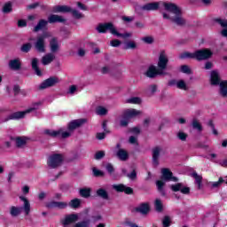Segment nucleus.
<instances>
[{
    "instance_id": "obj_63",
    "label": "nucleus",
    "mask_w": 227,
    "mask_h": 227,
    "mask_svg": "<svg viewBox=\"0 0 227 227\" xmlns=\"http://www.w3.org/2000/svg\"><path fill=\"white\" fill-rule=\"evenodd\" d=\"M136 27H137V29H143L145 27V23L141 22V21H137L135 23Z\"/></svg>"
},
{
    "instance_id": "obj_44",
    "label": "nucleus",
    "mask_w": 227,
    "mask_h": 227,
    "mask_svg": "<svg viewBox=\"0 0 227 227\" xmlns=\"http://www.w3.org/2000/svg\"><path fill=\"white\" fill-rule=\"evenodd\" d=\"M73 227H90V220L78 222Z\"/></svg>"
},
{
    "instance_id": "obj_56",
    "label": "nucleus",
    "mask_w": 227,
    "mask_h": 227,
    "mask_svg": "<svg viewBox=\"0 0 227 227\" xmlns=\"http://www.w3.org/2000/svg\"><path fill=\"white\" fill-rule=\"evenodd\" d=\"M22 52H29L31 51V43H26L21 47Z\"/></svg>"
},
{
    "instance_id": "obj_34",
    "label": "nucleus",
    "mask_w": 227,
    "mask_h": 227,
    "mask_svg": "<svg viewBox=\"0 0 227 227\" xmlns=\"http://www.w3.org/2000/svg\"><path fill=\"white\" fill-rule=\"evenodd\" d=\"M141 102H142V100H141V98H139V97H131L125 100V104L139 105V104H141Z\"/></svg>"
},
{
    "instance_id": "obj_46",
    "label": "nucleus",
    "mask_w": 227,
    "mask_h": 227,
    "mask_svg": "<svg viewBox=\"0 0 227 227\" xmlns=\"http://www.w3.org/2000/svg\"><path fill=\"white\" fill-rule=\"evenodd\" d=\"M79 91V88L76 85H71L67 90L68 95H75Z\"/></svg>"
},
{
    "instance_id": "obj_5",
    "label": "nucleus",
    "mask_w": 227,
    "mask_h": 227,
    "mask_svg": "<svg viewBox=\"0 0 227 227\" xmlns=\"http://www.w3.org/2000/svg\"><path fill=\"white\" fill-rule=\"evenodd\" d=\"M210 82L213 86H217V84H220V95H222V97L227 96V81L221 82V76H219V72L215 70L211 71Z\"/></svg>"
},
{
    "instance_id": "obj_11",
    "label": "nucleus",
    "mask_w": 227,
    "mask_h": 227,
    "mask_svg": "<svg viewBox=\"0 0 227 227\" xmlns=\"http://www.w3.org/2000/svg\"><path fill=\"white\" fill-rule=\"evenodd\" d=\"M58 82H59V78L50 77L39 85V90H46V88H51L55 84H58Z\"/></svg>"
},
{
    "instance_id": "obj_14",
    "label": "nucleus",
    "mask_w": 227,
    "mask_h": 227,
    "mask_svg": "<svg viewBox=\"0 0 227 227\" xmlns=\"http://www.w3.org/2000/svg\"><path fill=\"white\" fill-rule=\"evenodd\" d=\"M140 114H142V112L135 108H129L123 111L124 118H128L129 120L130 118H137Z\"/></svg>"
},
{
    "instance_id": "obj_37",
    "label": "nucleus",
    "mask_w": 227,
    "mask_h": 227,
    "mask_svg": "<svg viewBox=\"0 0 227 227\" xmlns=\"http://www.w3.org/2000/svg\"><path fill=\"white\" fill-rule=\"evenodd\" d=\"M40 106H42V102L33 103L31 106L27 109V114H29V113H34V111H36V109H40Z\"/></svg>"
},
{
    "instance_id": "obj_50",
    "label": "nucleus",
    "mask_w": 227,
    "mask_h": 227,
    "mask_svg": "<svg viewBox=\"0 0 227 227\" xmlns=\"http://www.w3.org/2000/svg\"><path fill=\"white\" fill-rule=\"evenodd\" d=\"M12 3H6L4 5V8H3V12L4 13H10V12H12Z\"/></svg>"
},
{
    "instance_id": "obj_12",
    "label": "nucleus",
    "mask_w": 227,
    "mask_h": 227,
    "mask_svg": "<svg viewBox=\"0 0 227 227\" xmlns=\"http://www.w3.org/2000/svg\"><path fill=\"white\" fill-rule=\"evenodd\" d=\"M26 114H27V110L14 112L11 114L7 118L2 119V121H10V120H21V118H26Z\"/></svg>"
},
{
    "instance_id": "obj_57",
    "label": "nucleus",
    "mask_w": 227,
    "mask_h": 227,
    "mask_svg": "<svg viewBox=\"0 0 227 227\" xmlns=\"http://www.w3.org/2000/svg\"><path fill=\"white\" fill-rule=\"evenodd\" d=\"M104 155H106V153H104V151H99L95 154V159L97 160H100V159H102Z\"/></svg>"
},
{
    "instance_id": "obj_58",
    "label": "nucleus",
    "mask_w": 227,
    "mask_h": 227,
    "mask_svg": "<svg viewBox=\"0 0 227 227\" xmlns=\"http://www.w3.org/2000/svg\"><path fill=\"white\" fill-rule=\"evenodd\" d=\"M92 171H93L94 176H104V172L101 171V170H98V169H97V168H94L92 169Z\"/></svg>"
},
{
    "instance_id": "obj_31",
    "label": "nucleus",
    "mask_w": 227,
    "mask_h": 227,
    "mask_svg": "<svg viewBox=\"0 0 227 227\" xmlns=\"http://www.w3.org/2000/svg\"><path fill=\"white\" fill-rule=\"evenodd\" d=\"M32 68L33 70H35L36 75H38L39 77L42 76V71L38 67V59H32Z\"/></svg>"
},
{
    "instance_id": "obj_61",
    "label": "nucleus",
    "mask_w": 227,
    "mask_h": 227,
    "mask_svg": "<svg viewBox=\"0 0 227 227\" xmlns=\"http://www.w3.org/2000/svg\"><path fill=\"white\" fill-rule=\"evenodd\" d=\"M137 176V174L136 173V170H133L130 174H128V178L130 180H136V177Z\"/></svg>"
},
{
    "instance_id": "obj_47",
    "label": "nucleus",
    "mask_w": 227,
    "mask_h": 227,
    "mask_svg": "<svg viewBox=\"0 0 227 227\" xmlns=\"http://www.w3.org/2000/svg\"><path fill=\"white\" fill-rule=\"evenodd\" d=\"M192 125L193 129H195L196 130H199V132H201L202 130L201 124L200 123V121H198V120H193Z\"/></svg>"
},
{
    "instance_id": "obj_16",
    "label": "nucleus",
    "mask_w": 227,
    "mask_h": 227,
    "mask_svg": "<svg viewBox=\"0 0 227 227\" xmlns=\"http://www.w3.org/2000/svg\"><path fill=\"white\" fill-rule=\"evenodd\" d=\"M112 187L117 192H125V194H132V192H134V190H132V188L127 187L126 185L121 184H113Z\"/></svg>"
},
{
    "instance_id": "obj_2",
    "label": "nucleus",
    "mask_w": 227,
    "mask_h": 227,
    "mask_svg": "<svg viewBox=\"0 0 227 227\" xmlns=\"http://www.w3.org/2000/svg\"><path fill=\"white\" fill-rule=\"evenodd\" d=\"M20 201H23V207H17V206H12L9 208V214L12 217H19L20 214H22V208L24 210L25 215H29V213L31 212V203H29V200L27 198L24 196H20Z\"/></svg>"
},
{
    "instance_id": "obj_19",
    "label": "nucleus",
    "mask_w": 227,
    "mask_h": 227,
    "mask_svg": "<svg viewBox=\"0 0 227 227\" xmlns=\"http://www.w3.org/2000/svg\"><path fill=\"white\" fill-rule=\"evenodd\" d=\"M171 189L174 191V192H178V191H180L182 194H189L191 191L189 187H184V184L180 183L171 185Z\"/></svg>"
},
{
    "instance_id": "obj_23",
    "label": "nucleus",
    "mask_w": 227,
    "mask_h": 227,
    "mask_svg": "<svg viewBox=\"0 0 227 227\" xmlns=\"http://www.w3.org/2000/svg\"><path fill=\"white\" fill-rule=\"evenodd\" d=\"M215 22H216V24H219V26H221V27H224L222 30V36H227V20L224 19H215Z\"/></svg>"
},
{
    "instance_id": "obj_20",
    "label": "nucleus",
    "mask_w": 227,
    "mask_h": 227,
    "mask_svg": "<svg viewBox=\"0 0 227 227\" xmlns=\"http://www.w3.org/2000/svg\"><path fill=\"white\" fill-rule=\"evenodd\" d=\"M161 175L163 180H172L173 182H176L178 180L176 177H173V173H171L168 168H162Z\"/></svg>"
},
{
    "instance_id": "obj_30",
    "label": "nucleus",
    "mask_w": 227,
    "mask_h": 227,
    "mask_svg": "<svg viewBox=\"0 0 227 227\" xmlns=\"http://www.w3.org/2000/svg\"><path fill=\"white\" fill-rule=\"evenodd\" d=\"M49 24L48 20H41L37 23V25L35 27L34 31H42V29H45L47 27V25Z\"/></svg>"
},
{
    "instance_id": "obj_36",
    "label": "nucleus",
    "mask_w": 227,
    "mask_h": 227,
    "mask_svg": "<svg viewBox=\"0 0 227 227\" xmlns=\"http://www.w3.org/2000/svg\"><path fill=\"white\" fill-rule=\"evenodd\" d=\"M192 176L195 179V183L198 185V189H201V182L203 180V177L198 175V173L196 172L192 173Z\"/></svg>"
},
{
    "instance_id": "obj_33",
    "label": "nucleus",
    "mask_w": 227,
    "mask_h": 227,
    "mask_svg": "<svg viewBox=\"0 0 227 227\" xmlns=\"http://www.w3.org/2000/svg\"><path fill=\"white\" fill-rule=\"evenodd\" d=\"M117 157L120 159V160H127V159H129V153L123 149H120L117 152Z\"/></svg>"
},
{
    "instance_id": "obj_1",
    "label": "nucleus",
    "mask_w": 227,
    "mask_h": 227,
    "mask_svg": "<svg viewBox=\"0 0 227 227\" xmlns=\"http://www.w3.org/2000/svg\"><path fill=\"white\" fill-rule=\"evenodd\" d=\"M160 5L163 6L164 10L167 12H163V19L166 20H171V22H174L176 26H184V24H185V19H184V16L182 15V9L173 3H149L145 4L142 7V10H145V12H152L159 10Z\"/></svg>"
},
{
    "instance_id": "obj_9",
    "label": "nucleus",
    "mask_w": 227,
    "mask_h": 227,
    "mask_svg": "<svg viewBox=\"0 0 227 227\" xmlns=\"http://www.w3.org/2000/svg\"><path fill=\"white\" fill-rule=\"evenodd\" d=\"M169 59H168V54L166 51H162L160 52L159 59H158V68L160 69V74L166 75V72H164L168 68V63Z\"/></svg>"
},
{
    "instance_id": "obj_40",
    "label": "nucleus",
    "mask_w": 227,
    "mask_h": 227,
    "mask_svg": "<svg viewBox=\"0 0 227 227\" xmlns=\"http://www.w3.org/2000/svg\"><path fill=\"white\" fill-rule=\"evenodd\" d=\"M91 190L90 188H82L80 190V195L82 198H90Z\"/></svg>"
},
{
    "instance_id": "obj_49",
    "label": "nucleus",
    "mask_w": 227,
    "mask_h": 227,
    "mask_svg": "<svg viewBox=\"0 0 227 227\" xmlns=\"http://www.w3.org/2000/svg\"><path fill=\"white\" fill-rule=\"evenodd\" d=\"M154 206L157 212H162V201H160V200L157 199L155 200Z\"/></svg>"
},
{
    "instance_id": "obj_22",
    "label": "nucleus",
    "mask_w": 227,
    "mask_h": 227,
    "mask_svg": "<svg viewBox=\"0 0 227 227\" xmlns=\"http://www.w3.org/2000/svg\"><path fill=\"white\" fill-rule=\"evenodd\" d=\"M67 20H65V18H63V16L60 15H56V14H51L48 17V22H50V24H54L56 22H66Z\"/></svg>"
},
{
    "instance_id": "obj_18",
    "label": "nucleus",
    "mask_w": 227,
    "mask_h": 227,
    "mask_svg": "<svg viewBox=\"0 0 227 227\" xmlns=\"http://www.w3.org/2000/svg\"><path fill=\"white\" fill-rule=\"evenodd\" d=\"M160 72V68H157L155 66H151L145 72V75L150 78L157 77V75H164L162 73Z\"/></svg>"
},
{
    "instance_id": "obj_60",
    "label": "nucleus",
    "mask_w": 227,
    "mask_h": 227,
    "mask_svg": "<svg viewBox=\"0 0 227 227\" xmlns=\"http://www.w3.org/2000/svg\"><path fill=\"white\" fill-rule=\"evenodd\" d=\"M121 44V42L116 39L110 42V45H112V47H119V45Z\"/></svg>"
},
{
    "instance_id": "obj_42",
    "label": "nucleus",
    "mask_w": 227,
    "mask_h": 227,
    "mask_svg": "<svg viewBox=\"0 0 227 227\" xmlns=\"http://www.w3.org/2000/svg\"><path fill=\"white\" fill-rule=\"evenodd\" d=\"M97 114H99V116H104L107 114V109L104 106H98L96 109Z\"/></svg>"
},
{
    "instance_id": "obj_43",
    "label": "nucleus",
    "mask_w": 227,
    "mask_h": 227,
    "mask_svg": "<svg viewBox=\"0 0 227 227\" xmlns=\"http://www.w3.org/2000/svg\"><path fill=\"white\" fill-rule=\"evenodd\" d=\"M135 19L134 16H121V20L124 24H130V22H134Z\"/></svg>"
},
{
    "instance_id": "obj_32",
    "label": "nucleus",
    "mask_w": 227,
    "mask_h": 227,
    "mask_svg": "<svg viewBox=\"0 0 227 227\" xmlns=\"http://www.w3.org/2000/svg\"><path fill=\"white\" fill-rule=\"evenodd\" d=\"M81 199H74L67 203V207H70L71 208H79V207H81Z\"/></svg>"
},
{
    "instance_id": "obj_26",
    "label": "nucleus",
    "mask_w": 227,
    "mask_h": 227,
    "mask_svg": "<svg viewBox=\"0 0 227 227\" xmlns=\"http://www.w3.org/2000/svg\"><path fill=\"white\" fill-rule=\"evenodd\" d=\"M137 212L145 215L150 212V205L148 203H143L136 208Z\"/></svg>"
},
{
    "instance_id": "obj_35",
    "label": "nucleus",
    "mask_w": 227,
    "mask_h": 227,
    "mask_svg": "<svg viewBox=\"0 0 227 227\" xmlns=\"http://www.w3.org/2000/svg\"><path fill=\"white\" fill-rule=\"evenodd\" d=\"M27 143V137H16V145L19 148L24 146Z\"/></svg>"
},
{
    "instance_id": "obj_39",
    "label": "nucleus",
    "mask_w": 227,
    "mask_h": 227,
    "mask_svg": "<svg viewBox=\"0 0 227 227\" xmlns=\"http://www.w3.org/2000/svg\"><path fill=\"white\" fill-rule=\"evenodd\" d=\"M157 91V85H151L147 88L146 94L147 97H153Z\"/></svg>"
},
{
    "instance_id": "obj_41",
    "label": "nucleus",
    "mask_w": 227,
    "mask_h": 227,
    "mask_svg": "<svg viewBox=\"0 0 227 227\" xmlns=\"http://www.w3.org/2000/svg\"><path fill=\"white\" fill-rule=\"evenodd\" d=\"M137 47V45L136 44V42L134 41H128L124 43V49L129 50H134Z\"/></svg>"
},
{
    "instance_id": "obj_48",
    "label": "nucleus",
    "mask_w": 227,
    "mask_h": 227,
    "mask_svg": "<svg viewBox=\"0 0 227 227\" xmlns=\"http://www.w3.org/2000/svg\"><path fill=\"white\" fill-rule=\"evenodd\" d=\"M91 219L93 223H98V221H102L103 217L100 213H95L92 216Z\"/></svg>"
},
{
    "instance_id": "obj_55",
    "label": "nucleus",
    "mask_w": 227,
    "mask_h": 227,
    "mask_svg": "<svg viewBox=\"0 0 227 227\" xmlns=\"http://www.w3.org/2000/svg\"><path fill=\"white\" fill-rule=\"evenodd\" d=\"M177 137L178 139H180L181 141H185V139H187V134H185L184 132L183 131H179L177 133Z\"/></svg>"
},
{
    "instance_id": "obj_24",
    "label": "nucleus",
    "mask_w": 227,
    "mask_h": 227,
    "mask_svg": "<svg viewBox=\"0 0 227 227\" xmlns=\"http://www.w3.org/2000/svg\"><path fill=\"white\" fill-rule=\"evenodd\" d=\"M55 13H68L72 12V8L68 5H57L53 8Z\"/></svg>"
},
{
    "instance_id": "obj_13",
    "label": "nucleus",
    "mask_w": 227,
    "mask_h": 227,
    "mask_svg": "<svg viewBox=\"0 0 227 227\" xmlns=\"http://www.w3.org/2000/svg\"><path fill=\"white\" fill-rule=\"evenodd\" d=\"M169 86H176L178 90H183L184 91H187L188 87L187 83L184 80H170L168 82Z\"/></svg>"
},
{
    "instance_id": "obj_52",
    "label": "nucleus",
    "mask_w": 227,
    "mask_h": 227,
    "mask_svg": "<svg viewBox=\"0 0 227 227\" xmlns=\"http://www.w3.org/2000/svg\"><path fill=\"white\" fill-rule=\"evenodd\" d=\"M163 227H169L171 224V218L169 216H165L162 221Z\"/></svg>"
},
{
    "instance_id": "obj_28",
    "label": "nucleus",
    "mask_w": 227,
    "mask_h": 227,
    "mask_svg": "<svg viewBox=\"0 0 227 227\" xmlns=\"http://www.w3.org/2000/svg\"><path fill=\"white\" fill-rule=\"evenodd\" d=\"M224 183L227 184V176L220 177L219 180L216 182H209V185H211V187L215 189L217 187H221V184Z\"/></svg>"
},
{
    "instance_id": "obj_15",
    "label": "nucleus",
    "mask_w": 227,
    "mask_h": 227,
    "mask_svg": "<svg viewBox=\"0 0 227 227\" xmlns=\"http://www.w3.org/2000/svg\"><path fill=\"white\" fill-rule=\"evenodd\" d=\"M47 208H59L63 210L68 207V203L63 201H51L46 204Z\"/></svg>"
},
{
    "instance_id": "obj_45",
    "label": "nucleus",
    "mask_w": 227,
    "mask_h": 227,
    "mask_svg": "<svg viewBox=\"0 0 227 227\" xmlns=\"http://www.w3.org/2000/svg\"><path fill=\"white\" fill-rule=\"evenodd\" d=\"M165 184H166V183L164 181L159 180V181L156 182V185L158 187V191H160V192H161V194H164L163 187H164Z\"/></svg>"
},
{
    "instance_id": "obj_54",
    "label": "nucleus",
    "mask_w": 227,
    "mask_h": 227,
    "mask_svg": "<svg viewBox=\"0 0 227 227\" xmlns=\"http://www.w3.org/2000/svg\"><path fill=\"white\" fill-rule=\"evenodd\" d=\"M142 42H145V43H153L154 42V39L153 36H145L142 38Z\"/></svg>"
},
{
    "instance_id": "obj_27",
    "label": "nucleus",
    "mask_w": 227,
    "mask_h": 227,
    "mask_svg": "<svg viewBox=\"0 0 227 227\" xmlns=\"http://www.w3.org/2000/svg\"><path fill=\"white\" fill-rule=\"evenodd\" d=\"M50 49L51 52H58L59 51V43L58 39L52 38L50 42Z\"/></svg>"
},
{
    "instance_id": "obj_4",
    "label": "nucleus",
    "mask_w": 227,
    "mask_h": 227,
    "mask_svg": "<svg viewBox=\"0 0 227 227\" xmlns=\"http://www.w3.org/2000/svg\"><path fill=\"white\" fill-rule=\"evenodd\" d=\"M97 31L98 33H107V31H109L114 36H119L121 38H130V36H132V34L130 33H118V30H116V27H114V25H113V23L99 24L97 27Z\"/></svg>"
},
{
    "instance_id": "obj_3",
    "label": "nucleus",
    "mask_w": 227,
    "mask_h": 227,
    "mask_svg": "<svg viewBox=\"0 0 227 227\" xmlns=\"http://www.w3.org/2000/svg\"><path fill=\"white\" fill-rule=\"evenodd\" d=\"M212 51L209 49H202L199 50L193 53L184 52L180 55L181 59H197L198 61H203L205 59H208L212 58Z\"/></svg>"
},
{
    "instance_id": "obj_29",
    "label": "nucleus",
    "mask_w": 227,
    "mask_h": 227,
    "mask_svg": "<svg viewBox=\"0 0 227 227\" xmlns=\"http://www.w3.org/2000/svg\"><path fill=\"white\" fill-rule=\"evenodd\" d=\"M9 67L12 70H20V59H15L10 60Z\"/></svg>"
},
{
    "instance_id": "obj_8",
    "label": "nucleus",
    "mask_w": 227,
    "mask_h": 227,
    "mask_svg": "<svg viewBox=\"0 0 227 227\" xmlns=\"http://www.w3.org/2000/svg\"><path fill=\"white\" fill-rule=\"evenodd\" d=\"M44 134L51 136V137H61L62 139H67L72 136V131L69 129L66 130L65 129H59L58 130L46 129Z\"/></svg>"
},
{
    "instance_id": "obj_64",
    "label": "nucleus",
    "mask_w": 227,
    "mask_h": 227,
    "mask_svg": "<svg viewBox=\"0 0 227 227\" xmlns=\"http://www.w3.org/2000/svg\"><path fill=\"white\" fill-rule=\"evenodd\" d=\"M106 168L108 171V173H113V171H114V168L111 163L106 164Z\"/></svg>"
},
{
    "instance_id": "obj_7",
    "label": "nucleus",
    "mask_w": 227,
    "mask_h": 227,
    "mask_svg": "<svg viewBox=\"0 0 227 227\" xmlns=\"http://www.w3.org/2000/svg\"><path fill=\"white\" fill-rule=\"evenodd\" d=\"M77 221H79L78 214H67L60 219V224L62 227H74Z\"/></svg>"
},
{
    "instance_id": "obj_10",
    "label": "nucleus",
    "mask_w": 227,
    "mask_h": 227,
    "mask_svg": "<svg viewBox=\"0 0 227 227\" xmlns=\"http://www.w3.org/2000/svg\"><path fill=\"white\" fill-rule=\"evenodd\" d=\"M51 33L44 32L42 35H39L36 38V41L35 43V48L37 51V52H45V39L50 38Z\"/></svg>"
},
{
    "instance_id": "obj_59",
    "label": "nucleus",
    "mask_w": 227,
    "mask_h": 227,
    "mask_svg": "<svg viewBox=\"0 0 227 227\" xmlns=\"http://www.w3.org/2000/svg\"><path fill=\"white\" fill-rule=\"evenodd\" d=\"M121 127H127L129 125V118L125 117L121 120L120 122Z\"/></svg>"
},
{
    "instance_id": "obj_25",
    "label": "nucleus",
    "mask_w": 227,
    "mask_h": 227,
    "mask_svg": "<svg viewBox=\"0 0 227 227\" xmlns=\"http://www.w3.org/2000/svg\"><path fill=\"white\" fill-rule=\"evenodd\" d=\"M159 157H160V147L153 149V162L157 166L159 164Z\"/></svg>"
},
{
    "instance_id": "obj_53",
    "label": "nucleus",
    "mask_w": 227,
    "mask_h": 227,
    "mask_svg": "<svg viewBox=\"0 0 227 227\" xmlns=\"http://www.w3.org/2000/svg\"><path fill=\"white\" fill-rule=\"evenodd\" d=\"M180 70L183 74H191V67H189V66L184 65L181 66Z\"/></svg>"
},
{
    "instance_id": "obj_6",
    "label": "nucleus",
    "mask_w": 227,
    "mask_h": 227,
    "mask_svg": "<svg viewBox=\"0 0 227 227\" xmlns=\"http://www.w3.org/2000/svg\"><path fill=\"white\" fill-rule=\"evenodd\" d=\"M63 160H65V156L61 153H53L50 155L47 159V164L49 168L54 169L55 168H59L63 164Z\"/></svg>"
},
{
    "instance_id": "obj_17",
    "label": "nucleus",
    "mask_w": 227,
    "mask_h": 227,
    "mask_svg": "<svg viewBox=\"0 0 227 227\" xmlns=\"http://www.w3.org/2000/svg\"><path fill=\"white\" fill-rule=\"evenodd\" d=\"M84 123H86V119L74 120L68 124V130L74 132L75 129H79V127H82V125H84Z\"/></svg>"
},
{
    "instance_id": "obj_51",
    "label": "nucleus",
    "mask_w": 227,
    "mask_h": 227,
    "mask_svg": "<svg viewBox=\"0 0 227 227\" xmlns=\"http://www.w3.org/2000/svg\"><path fill=\"white\" fill-rule=\"evenodd\" d=\"M71 12L73 14V17H74V19H82V17H84V15H82V13L79 12V11L77 10L71 9Z\"/></svg>"
},
{
    "instance_id": "obj_21",
    "label": "nucleus",
    "mask_w": 227,
    "mask_h": 227,
    "mask_svg": "<svg viewBox=\"0 0 227 227\" xmlns=\"http://www.w3.org/2000/svg\"><path fill=\"white\" fill-rule=\"evenodd\" d=\"M54 59H56V55H54V53H47L42 58L41 61L43 65L47 66L51 65Z\"/></svg>"
},
{
    "instance_id": "obj_38",
    "label": "nucleus",
    "mask_w": 227,
    "mask_h": 227,
    "mask_svg": "<svg viewBox=\"0 0 227 227\" xmlns=\"http://www.w3.org/2000/svg\"><path fill=\"white\" fill-rule=\"evenodd\" d=\"M97 194H98V196H99L103 200H107L109 198V195L107 194V192L105 189H102V188H100L97 191Z\"/></svg>"
},
{
    "instance_id": "obj_62",
    "label": "nucleus",
    "mask_w": 227,
    "mask_h": 227,
    "mask_svg": "<svg viewBox=\"0 0 227 227\" xmlns=\"http://www.w3.org/2000/svg\"><path fill=\"white\" fill-rule=\"evenodd\" d=\"M27 26V23L24 20H20L18 21V27H26Z\"/></svg>"
}]
</instances>
